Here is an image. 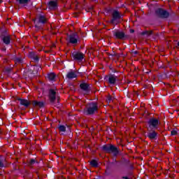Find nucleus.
<instances>
[{
    "instance_id": "27",
    "label": "nucleus",
    "mask_w": 179,
    "mask_h": 179,
    "mask_svg": "<svg viewBox=\"0 0 179 179\" xmlns=\"http://www.w3.org/2000/svg\"><path fill=\"white\" fill-rule=\"evenodd\" d=\"M178 134V132L176 131V130H172L171 131V135L172 136H174V135H177Z\"/></svg>"
},
{
    "instance_id": "36",
    "label": "nucleus",
    "mask_w": 179,
    "mask_h": 179,
    "mask_svg": "<svg viewBox=\"0 0 179 179\" xmlns=\"http://www.w3.org/2000/svg\"><path fill=\"white\" fill-rule=\"evenodd\" d=\"M0 3H2V0H0Z\"/></svg>"
},
{
    "instance_id": "29",
    "label": "nucleus",
    "mask_w": 179,
    "mask_h": 179,
    "mask_svg": "<svg viewBox=\"0 0 179 179\" xmlns=\"http://www.w3.org/2000/svg\"><path fill=\"white\" fill-rule=\"evenodd\" d=\"M3 167H5V165L3 164V159L0 160V169H3Z\"/></svg>"
},
{
    "instance_id": "12",
    "label": "nucleus",
    "mask_w": 179,
    "mask_h": 179,
    "mask_svg": "<svg viewBox=\"0 0 179 179\" xmlns=\"http://www.w3.org/2000/svg\"><path fill=\"white\" fill-rule=\"evenodd\" d=\"M113 34L114 37H115V38H119L120 40H124V38L127 37V35H125V33L118 30L113 31Z\"/></svg>"
},
{
    "instance_id": "8",
    "label": "nucleus",
    "mask_w": 179,
    "mask_h": 179,
    "mask_svg": "<svg viewBox=\"0 0 179 179\" xmlns=\"http://www.w3.org/2000/svg\"><path fill=\"white\" fill-rule=\"evenodd\" d=\"M80 87L81 90H83V94H90V92H92V87H90V85L83 83L80 85Z\"/></svg>"
},
{
    "instance_id": "35",
    "label": "nucleus",
    "mask_w": 179,
    "mask_h": 179,
    "mask_svg": "<svg viewBox=\"0 0 179 179\" xmlns=\"http://www.w3.org/2000/svg\"><path fill=\"white\" fill-rule=\"evenodd\" d=\"M134 54H135V55H136V54H138V51H134Z\"/></svg>"
},
{
    "instance_id": "30",
    "label": "nucleus",
    "mask_w": 179,
    "mask_h": 179,
    "mask_svg": "<svg viewBox=\"0 0 179 179\" xmlns=\"http://www.w3.org/2000/svg\"><path fill=\"white\" fill-rule=\"evenodd\" d=\"M108 103H111L113 101V97L112 96H108L107 99Z\"/></svg>"
},
{
    "instance_id": "15",
    "label": "nucleus",
    "mask_w": 179,
    "mask_h": 179,
    "mask_svg": "<svg viewBox=\"0 0 179 179\" xmlns=\"http://www.w3.org/2000/svg\"><path fill=\"white\" fill-rule=\"evenodd\" d=\"M18 101H20V104L21 106L26 107V108H27V107L31 104V102L27 99H18Z\"/></svg>"
},
{
    "instance_id": "33",
    "label": "nucleus",
    "mask_w": 179,
    "mask_h": 179,
    "mask_svg": "<svg viewBox=\"0 0 179 179\" xmlns=\"http://www.w3.org/2000/svg\"><path fill=\"white\" fill-rule=\"evenodd\" d=\"M122 179H129L128 176H122Z\"/></svg>"
},
{
    "instance_id": "28",
    "label": "nucleus",
    "mask_w": 179,
    "mask_h": 179,
    "mask_svg": "<svg viewBox=\"0 0 179 179\" xmlns=\"http://www.w3.org/2000/svg\"><path fill=\"white\" fill-rule=\"evenodd\" d=\"M35 163H38V162H36V159H33L29 161V164L31 166H33V164H34Z\"/></svg>"
},
{
    "instance_id": "6",
    "label": "nucleus",
    "mask_w": 179,
    "mask_h": 179,
    "mask_svg": "<svg viewBox=\"0 0 179 179\" xmlns=\"http://www.w3.org/2000/svg\"><path fill=\"white\" fill-rule=\"evenodd\" d=\"M147 124V131L156 130L159 128V120L156 118H150Z\"/></svg>"
},
{
    "instance_id": "14",
    "label": "nucleus",
    "mask_w": 179,
    "mask_h": 179,
    "mask_svg": "<svg viewBox=\"0 0 179 179\" xmlns=\"http://www.w3.org/2000/svg\"><path fill=\"white\" fill-rule=\"evenodd\" d=\"M66 78H68V79H75V78H78V72L76 71H70L67 73Z\"/></svg>"
},
{
    "instance_id": "5",
    "label": "nucleus",
    "mask_w": 179,
    "mask_h": 179,
    "mask_svg": "<svg viewBox=\"0 0 179 179\" xmlns=\"http://www.w3.org/2000/svg\"><path fill=\"white\" fill-rule=\"evenodd\" d=\"M34 23L36 29H42L47 23V18L43 15H39L36 19L34 20Z\"/></svg>"
},
{
    "instance_id": "13",
    "label": "nucleus",
    "mask_w": 179,
    "mask_h": 179,
    "mask_svg": "<svg viewBox=\"0 0 179 179\" xmlns=\"http://www.w3.org/2000/svg\"><path fill=\"white\" fill-rule=\"evenodd\" d=\"M29 58H31L34 62H38L39 58L38 55L34 52H30L28 55Z\"/></svg>"
},
{
    "instance_id": "21",
    "label": "nucleus",
    "mask_w": 179,
    "mask_h": 179,
    "mask_svg": "<svg viewBox=\"0 0 179 179\" xmlns=\"http://www.w3.org/2000/svg\"><path fill=\"white\" fill-rule=\"evenodd\" d=\"M58 6L57 1H50L48 3V7L49 9H57V7Z\"/></svg>"
},
{
    "instance_id": "3",
    "label": "nucleus",
    "mask_w": 179,
    "mask_h": 179,
    "mask_svg": "<svg viewBox=\"0 0 179 179\" xmlns=\"http://www.w3.org/2000/svg\"><path fill=\"white\" fill-rule=\"evenodd\" d=\"M121 17H122V15L120 13V11L117 10H113L111 13V19L109 21V23H110V24H113V26H117V24L120 23Z\"/></svg>"
},
{
    "instance_id": "18",
    "label": "nucleus",
    "mask_w": 179,
    "mask_h": 179,
    "mask_svg": "<svg viewBox=\"0 0 179 179\" xmlns=\"http://www.w3.org/2000/svg\"><path fill=\"white\" fill-rule=\"evenodd\" d=\"M17 5H22V6H27L30 0H16Z\"/></svg>"
},
{
    "instance_id": "20",
    "label": "nucleus",
    "mask_w": 179,
    "mask_h": 179,
    "mask_svg": "<svg viewBox=\"0 0 179 179\" xmlns=\"http://www.w3.org/2000/svg\"><path fill=\"white\" fill-rule=\"evenodd\" d=\"M40 71H41V66H40V65L34 66L32 73L33 75H37Z\"/></svg>"
},
{
    "instance_id": "31",
    "label": "nucleus",
    "mask_w": 179,
    "mask_h": 179,
    "mask_svg": "<svg viewBox=\"0 0 179 179\" xmlns=\"http://www.w3.org/2000/svg\"><path fill=\"white\" fill-rule=\"evenodd\" d=\"M112 57H118V55L115 52H113L110 55Z\"/></svg>"
},
{
    "instance_id": "23",
    "label": "nucleus",
    "mask_w": 179,
    "mask_h": 179,
    "mask_svg": "<svg viewBox=\"0 0 179 179\" xmlns=\"http://www.w3.org/2000/svg\"><path fill=\"white\" fill-rule=\"evenodd\" d=\"M142 36H146L147 37H149V36H152L153 34L152 31H144L141 33Z\"/></svg>"
},
{
    "instance_id": "7",
    "label": "nucleus",
    "mask_w": 179,
    "mask_h": 179,
    "mask_svg": "<svg viewBox=\"0 0 179 179\" xmlns=\"http://www.w3.org/2000/svg\"><path fill=\"white\" fill-rule=\"evenodd\" d=\"M155 14L158 17H161V19H167L170 16V13L163 8L157 9Z\"/></svg>"
},
{
    "instance_id": "25",
    "label": "nucleus",
    "mask_w": 179,
    "mask_h": 179,
    "mask_svg": "<svg viewBox=\"0 0 179 179\" xmlns=\"http://www.w3.org/2000/svg\"><path fill=\"white\" fill-rule=\"evenodd\" d=\"M90 165L92 167H99V164L97 163V161L96 159H93L90 162Z\"/></svg>"
},
{
    "instance_id": "2",
    "label": "nucleus",
    "mask_w": 179,
    "mask_h": 179,
    "mask_svg": "<svg viewBox=\"0 0 179 179\" xmlns=\"http://www.w3.org/2000/svg\"><path fill=\"white\" fill-rule=\"evenodd\" d=\"M97 110H99L97 103L92 102L86 106V108L84 110V114L85 115H93L94 113H96Z\"/></svg>"
},
{
    "instance_id": "32",
    "label": "nucleus",
    "mask_w": 179,
    "mask_h": 179,
    "mask_svg": "<svg viewBox=\"0 0 179 179\" xmlns=\"http://www.w3.org/2000/svg\"><path fill=\"white\" fill-rule=\"evenodd\" d=\"M10 71H12V69H10V68L6 69V72H7V73H9L10 72Z\"/></svg>"
},
{
    "instance_id": "11",
    "label": "nucleus",
    "mask_w": 179,
    "mask_h": 179,
    "mask_svg": "<svg viewBox=\"0 0 179 179\" xmlns=\"http://www.w3.org/2000/svg\"><path fill=\"white\" fill-rule=\"evenodd\" d=\"M147 138L150 139V141H156L157 139V132H156L155 130H148L147 134H146Z\"/></svg>"
},
{
    "instance_id": "9",
    "label": "nucleus",
    "mask_w": 179,
    "mask_h": 179,
    "mask_svg": "<svg viewBox=\"0 0 179 179\" xmlns=\"http://www.w3.org/2000/svg\"><path fill=\"white\" fill-rule=\"evenodd\" d=\"M74 61H78V62H82L85 58V55L80 52H73L71 55Z\"/></svg>"
},
{
    "instance_id": "1",
    "label": "nucleus",
    "mask_w": 179,
    "mask_h": 179,
    "mask_svg": "<svg viewBox=\"0 0 179 179\" xmlns=\"http://www.w3.org/2000/svg\"><path fill=\"white\" fill-rule=\"evenodd\" d=\"M49 100L52 106H57L59 104V96L58 92L54 89L49 90L48 92Z\"/></svg>"
},
{
    "instance_id": "37",
    "label": "nucleus",
    "mask_w": 179,
    "mask_h": 179,
    "mask_svg": "<svg viewBox=\"0 0 179 179\" xmlns=\"http://www.w3.org/2000/svg\"><path fill=\"white\" fill-rule=\"evenodd\" d=\"M178 47H179V42L178 43Z\"/></svg>"
},
{
    "instance_id": "10",
    "label": "nucleus",
    "mask_w": 179,
    "mask_h": 179,
    "mask_svg": "<svg viewBox=\"0 0 179 179\" xmlns=\"http://www.w3.org/2000/svg\"><path fill=\"white\" fill-rule=\"evenodd\" d=\"M69 41L71 44H78L79 41V36L75 32L69 36Z\"/></svg>"
},
{
    "instance_id": "24",
    "label": "nucleus",
    "mask_w": 179,
    "mask_h": 179,
    "mask_svg": "<svg viewBox=\"0 0 179 179\" xmlns=\"http://www.w3.org/2000/svg\"><path fill=\"white\" fill-rule=\"evenodd\" d=\"M14 61L15 64H23V59L22 57H15Z\"/></svg>"
},
{
    "instance_id": "16",
    "label": "nucleus",
    "mask_w": 179,
    "mask_h": 179,
    "mask_svg": "<svg viewBox=\"0 0 179 179\" xmlns=\"http://www.w3.org/2000/svg\"><path fill=\"white\" fill-rule=\"evenodd\" d=\"M117 79L118 78L115 75H110L108 78V82L110 85H115V83L117 82Z\"/></svg>"
},
{
    "instance_id": "26",
    "label": "nucleus",
    "mask_w": 179,
    "mask_h": 179,
    "mask_svg": "<svg viewBox=\"0 0 179 179\" xmlns=\"http://www.w3.org/2000/svg\"><path fill=\"white\" fill-rule=\"evenodd\" d=\"M59 130L60 131V132H65L66 131V127H65V126L64 125H60L59 127Z\"/></svg>"
},
{
    "instance_id": "34",
    "label": "nucleus",
    "mask_w": 179,
    "mask_h": 179,
    "mask_svg": "<svg viewBox=\"0 0 179 179\" xmlns=\"http://www.w3.org/2000/svg\"><path fill=\"white\" fill-rule=\"evenodd\" d=\"M135 31H134V29H131L130 30V33H134Z\"/></svg>"
},
{
    "instance_id": "19",
    "label": "nucleus",
    "mask_w": 179,
    "mask_h": 179,
    "mask_svg": "<svg viewBox=\"0 0 179 179\" xmlns=\"http://www.w3.org/2000/svg\"><path fill=\"white\" fill-rule=\"evenodd\" d=\"M1 38H2L3 43H4V44H6L7 45L10 44V36H2Z\"/></svg>"
},
{
    "instance_id": "4",
    "label": "nucleus",
    "mask_w": 179,
    "mask_h": 179,
    "mask_svg": "<svg viewBox=\"0 0 179 179\" xmlns=\"http://www.w3.org/2000/svg\"><path fill=\"white\" fill-rule=\"evenodd\" d=\"M102 150H103V152H106V153H112L113 156H118V153H120L118 148L111 144L104 145L102 147Z\"/></svg>"
},
{
    "instance_id": "22",
    "label": "nucleus",
    "mask_w": 179,
    "mask_h": 179,
    "mask_svg": "<svg viewBox=\"0 0 179 179\" xmlns=\"http://www.w3.org/2000/svg\"><path fill=\"white\" fill-rule=\"evenodd\" d=\"M57 77V76L55 75V73H50L48 74L47 78L49 80H50L51 82L55 80V78Z\"/></svg>"
},
{
    "instance_id": "17",
    "label": "nucleus",
    "mask_w": 179,
    "mask_h": 179,
    "mask_svg": "<svg viewBox=\"0 0 179 179\" xmlns=\"http://www.w3.org/2000/svg\"><path fill=\"white\" fill-rule=\"evenodd\" d=\"M31 104L34 107H44L45 103L43 101H33Z\"/></svg>"
}]
</instances>
